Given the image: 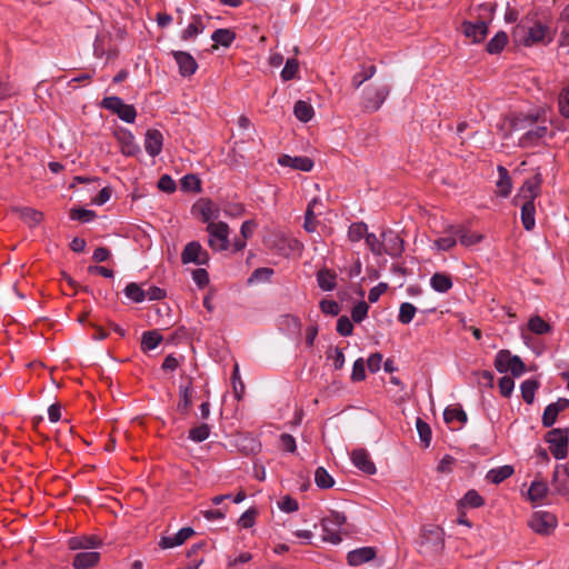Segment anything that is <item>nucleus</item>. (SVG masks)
Listing matches in <instances>:
<instances>
[{
    "mask_svg": "<svg viewBox=\"0 0 569 569\" xmlns=\"http://www.w3.org/2000/svg\"><path fill=\"white\" fill-rule=\"evenodd\" d=\"M513 388H515V382L510 377L505 376V377L500 378L499 389L503 397H509L512 393Z\"/></svg>",
    "mask_w": 569,
    "mask_h": 569,
    "instance_id": "obj_64",
    "label": "nucleus"
},
{
    "mask_svg": "<svg viewBox=\"0 0 569 569\" xmlns=\"http://www.w3.org/2000/svg\"><path fill=\"white\" fill-rule=\"evenodd\" d=\"M208 243L216 251L227 250L229 247V226L226 222H210L207 226Z\"/></svg>",
    "mask_w": 569,
    "mask_h": 569,
    "instance_id": "obj_6",
    "label": "nucleus"
},
{
    "mask_svg": "<svg viewBox=\"0 0 569 569\" xmlns=\"http://www.w3.org/2000/svg\"><path fill=\"white\" fill-rule=\"evenodd\" d=\"M460 503L462 506H468V507H471V508H478V507H481L485 503V500L476 490H469L463 496V498L460 500Z\"/></svg>",
    "mask_w": 569,
    "mask_h": 569,
    "instance_id": "obj_49",
    "label": "nucleus"
},
{
    "mask_svg": "<svg viewBox=\"0 0 569 569\" xmlns=\"http://www.w3.org/2000/svg\"><path fill=\"white\" fill-rule=\"evenodd\" d=\"M273 274V270L271 268H258L256 269L248 279V283H256L262 281H269Z\"/></svg>",
    "mask_w": 569,
    "mask_h": 569,
    "instance_id": "obj_51",
    "label": "nucleus"
},
{
    "mask_svg": "<svg viewBox=\"0 0 569 569\" xmlns=\"http://www.w3.org/2000/svg\"><path fill=\"white\" fill-rule=\"evenodd\" d=\"M236 39V33L230 29H217L211 34V40L216 42L217 44H220L222 47H230L233 40Z\"/></svg>",
    "mask_w": 569,
    "mask_h": 569,
    "instance_id": "obj_32",
    "label": "nucleus"
},
{
    "mask_svg": "<svg viewBox=\"0 0 569 569\" xmlns=\"http://www.w3.org/2000/svg\"><path fill=\"white\" fill-rule=\"evenodd\" d=\"M278 507L284 512H295L299 509V503L296 499L290 496H284L279 502Z\"/></svg>",
    "mask_w": 569,
    "mask_h": 569,
    "instance_id": "obj_58",
    "label": "nucleus"
},
{
    "mask_svg": "<svg viewBox=\"0 0 569 569\" xmlns=\"http://www.w3.org/2000/svg\"><path fill=\"white\" fill-rule=\"evenodd\" d=\"M293 113L298 120L308 122L312 119L315 112L311 104L303 100H299L295 103Z\"/></svg>",
    "mask_w": 569,
    "mask_h": 569,
    "instance_id": "obj_33",
    "label": "nucleus"
},
{
    "mask_svg": "<svg viewBox=\"0 0 569 569\" xmlns=\"http://www.w3.org/2000/svg\"><path fill=\"white\" fill-rule=\"evenodd\" d=\"M278 163L282 167H289L305 172H309L313 168V161L309 157H291L289 154H282L278 158Z\"/></svg>",
    "mask_w": 569,
    "mask_h": 569,
    "instance_id": "obj_15",
    "label": "nucleus"
},
{
    "mask_svg": "<svg viewBox=\"0 0 569 569\" xmlns=\"http://www.w3.org/2000/svg\"><path fill=\"white\" fill-rule=\"evenodd\" d=\"M163 137L162 133L157 129H149L146 132L144 149L146 152L151 156H158L162 150Z\"/></svg>",
    "mask_w": 569,
    "mask_h": 569,
    "instance_id": "obj_16",
    "label": "nucleus"
},
{
    "mask_svg": "<svg viewBox=\"0 0 569 569\" xmlns=\"http://www.w3.org/2000/svg\"><path fill=\"white\" fill-rule=\"evenodd\" d=\"M443 419L447 423H452L453 421L466 423L467 413L461 408L448 407L443 411Z\"/></svg>",
    "mask_w": 569,
    "mask_h": 569,
    "instance_id": "obj_40",
    "label": "nucleus"
},
{
    "mask_svg": "<svg viewBox=\"0 0 569 569\" xmlns=\"http://www.w3.org/2000/svg\"><path fill=\"white\" fill-rule=\"evenodd\" d=\"M508 42V36L503 31H499L496 36L488 42L487 51L491 54L499 53L503 50L505 46Z\"/></svg>",
    "mask_w": 569,
    "mask_h": 569,
    "instance_id": "obj_36",
    "label": "nucleus"
},
{
    "mask_svg": "<svg viewBox=\"0 0 569 569\" xmlns=\"http://www.w3.org/2000/svg\"><path fill=\"white\" fill-rule=\"evenodd\" d=\"M445 236L435 240L433 246L440 251H449L457 244V233H449L445 230Z\"/></svg>",
    "mask_w": 569,
    "mask_h": 569,
    "instance_id": "obj_39",
    "label": "nucleus"
},
{
    "mask_svg": "<svg viewBox=\"0 0 569 569\" xmlns=\"http://www.w3.org/2000/svg\"><path fill=\"white\" fill-rule=\"evenodd\" d=\"M381 256L399 257L403 251V240L396 231L383 230L381 232Z\"/></svg>",
    "mask_w": 569,
    "mask_h": 569,
    "instance_id": "obj_9",
    "label": "nucleus"
},
{
    "mask_svg": "<svg viewBox=\"0 0 569 569\" xmlns=\"http://www.w3.org/2000/svg\"><path fill=\"white\" fill-rule=\"evenodd\" d=\"M376 71V66L361 67V70L352 76L351 86L355 89H359L363 82L375 76Z\"/></svg>",
    "mask_w": 569,
    "mask_h": 569,
    "instance_id": "obj_34",
    "label": "nucleus"
},
{
    "mask_svg": "<svg viewBox=\"0 0 569 569\" xmlns=\"http://www.w3.org/2000/svg\"><path fill=\"white\" fill-rule=\"evenodd\" d=\"M315 482L321 489H329L335 485L333 478L323 467H318L316 469Z\"/></svg>",
    "mask_w": 569,
    "mask_h": 569,
    "instance_id": "obj_41",
    "label": "nucleus"
},
{
    "mask_svg": "<svg viewBox=\"0 0 569 569\" xmlns=\"http://www.w3.org/2000/svg\"><path fill=\"white\" fill-rule=\"evenodd\" d=\"M390 88L386 83L378 86H370L363 90L362 106L367 111L375 112L380 109L387 97L389 96Z\"/></svg>",
    "mask_w": 569,
    "mask_h": 569,
    "instance_id": "obj_5",
    "label": "nucleus"
},
{
    "mask_svg": "<svg viewBox=\"0 0 569 569\" xmlns=\"http://www.w3.org/2000/svg\"><path fill=\"white\" fill-rule=\"evenodd\" d=\"M158 188L163 192L171 193L176 190V182L170 176L163 174L158 181Z\"/></svg>",
    "mask_w": 569,
    "mask_h": 569,
    "instance_id": "obj_63",
    "label": "nucleus"
},
{
    "mask_svg": "<svg viewBox=\"0 0 569 569\" xmlns=\"http://www.w3.org/2000/svg\"><path fill=\"white\" fill-rule=\"evenodd\" d=\"M558 415L559 411L557 410V407H553L552 403L548 405L542 415V426L546 428L551 427L556 422Z\"/></svg>",
    "mask_w": 569,
    "mask_h": 569,
    "instance_id": "obj_52",
    "label": "nucleus"
},
{
    "mask_svg": "<svg viewBox=\"0 0 569 569\" xmlns=\"http://www.w3.org/2000/svg\"><path fill=\"white\" fill-rule=\"evenodd\" d=\"M499 180L497 182L498 192L501 197H508L511 192V179L508 170L501 166L498 167Z\"/></svg>",
    "mask_w": 569,
    "mask_h": 569,
    "instance_id": "obj_35",
    "label": "nucleus"
},
{
    "mask_svg": "<svg viewBox=\"0 0 569 569\" xmlns=\"http://www.w3.org/2000/svg\"><path fill=\"white\" fill-rule=\"evenodd\" d=\"M201 214L202 221L210 223L219 217V210L211 200H202L196 206Z\"/></svg>",
    "mask_w": 569,
    "mask_h": 569,
    "instance_id": "obj_31",
    "label": "nucleus"
},
{
    "mask_svg": "<svg viewBox=\"0 0 569 569\" xmlns=\"http://www.w3.org/2000/svg\"><path fill=\"white\" fill-rule=\"evenodd\" d=\"M319 306L325 315L338 316L340 312V307L335 300L323 299Z\"/></svg>",
    "mask_w": 569,
    "mask_h": 569,
    "instance_id": "obj_60",
    "label": "nucleus"
},
{
    "mask_svg": "<svg viewBox=\"0 0 569 569\" xmlns=\"http://www.w3.org/2000/svg\"><path fill=\"white\" fill-rule=\"evenodd\" d=\"M512 358L509 350H500L495 358V368L501 373L509 371Z\"/></svg>",
    "mask_w": 569,
    "mask_h": 569,
    "instance_id": "obj_43",
    "label": "nucleus"
},
{
    "mask_svg": "<svg viewBox=\"0 0 569 569\" xmlns=\"http://www.w3.org/2000/svg\"><path fill=\"white\" fill-rule=\"evenodd\" d=\"M548 132V128L546 126H537L535 129L528 130L523 136L519 139V146L522 148H528L537 144V142L546 137Z\"/></svg>",
    "mask_w": 569,
    "mask_h": 569,
    "instance_id": "obj_26",
    "label": "nucleus"
},
{
    "mask_svg": "<svg viewBox=\"0 0 569 569\" xmlns=\"http://www.w3.org/2000/svg\"><path fill=\"white\" fill-rule=\"evenodd\" d=\"M94 212L91 210H87L83 208L80 209H72L70 211V218L72 220L81 221V222H89L94 218Z\"/></svg>",
    "mask_w": 569,
    "mask_h": 569,
    "instance_id": "obj_56",
    "label": "nucleus"
},
{
    "mask_svg": "<svg viewBox=\"0 0 569 569\" xmlns=\"http://www.w3.org/2000/svg\"><path fill=\"white\" fill-rule=\"evenodd\" d=\"M559 111L562 117L569 118V87L559 96Z\"/></svg>",
    "mask_w": 569,
    "mask_h": 569,
    "instance_id": "obj_62",
    "label": "nucleus"
},
{
    "mask_svg": "<svg viewBox=\"0 0 569 569\" xmlns=\"http://www.w3.org/2000/svg\"><path fill=\"white\" fill-rule=\"evenodd\" d=\"M71 550L92 551L102 545V541L94 536L73 537L68 542Z\"/></svg>",
    "mask_w": 569,
    "mask_h": 569,
    "instance_id": "obj_18",
    "label": "nucleus"
},
{
    "mask_svg": "<svg viewBox=\"0 0 569 569\" xmlns=\"http://www.w3.org/2000/svg\"><path fill=\"white\" fill-rule=\"evenodd\" d=\"M181 188L186 191H197L200 189V180L193 174H187L181 179Z\"/></svg>",
    "mask_w": 569,
    "mask_h": 569,
    "instance_id": "obj_59",
    "label": "nucleus"
},
{
    "mask_svg": "<svg viewBox=\"0 0 569 569\" xmlns=\"http://www.w3.org/2000/svg\"><path fill=\"white\" fill-rule=\"evenodd\" d=\"M337 331L343 337H349L353 332V325L347 316H341L337 321Z\"/></svg>",
    "mask_w": 569,
    "mask_h": 569,
    "instance_id": "obj_53",
    "label": "nucleus"
},
{
    "mask_svg": "<svg viewBox=\"0 0 569 569\" xmlns=\"http://www.w3.org/2000/svg\"><path fill=\"white\" fill-rule=\"evenodd\" d=\"M100 560V553L97 551H80L76 553L72 566L74 569H89L94 567Z\"/></svg>",
    "mask_w": 569,
    "mask_h": 569,
    "instance_id": "obj_22",
    "label": "nucleus"
},
{
    "mask_svg": "<svg viewBox=\"0 0 569 569\" xmlns=\"http://www.w3.org/2000/svg\"><path fill=\"white\" fill-rule=\"evenodd\" d=\"M101 106L116 113L122 121L127 123H133L137 117V111L132 104H127L119 97H106L103 98Z\"/></svg>",
    "mask_w": 569,
    "mask_h": 569,
    "instance_id": "obj_7",
    "label": "nucleus"
},
{
    "mask_svg": "<svg viewBox=\"0 0 569 569\" xmlns=\"http://www.w3.org/2000/svg\"><path fill=\"white\" fill-rule=\"evenodd\" d=\"M369 306L365 301L358 302L351 310V318L355 322H361L368 315Z\"/></svg>",
    "mask_w": 569,
    "mask_h": 569,
    "instance_id": "obj_55",
    "label": "nucleus"
},
{
    "mask_svg": "<svg viewBox=\"0 0 569 569\" xmlns=\"http://www.w3.org/2000/svg\"><path fill=\"white\" fill-rule=\"evenodd\" d=\"M14 211L29 227L38 226L42 220V213L32 208H17Z\"/></svg>",
    "mask_w": 569,
    "mask_h": 569,
    "instance_id": "obj_30",
    "label": "nucleus"
},
{
    "mask_svg": "<svg viewBox=\"0 0 569 569\" xmlns=\"http://www.w3.org/2000/svg\"><path fill=\"white\" fill-rule=\"evenodd\" d=\"M299 72V61L295 58L288 59L280 76L283 81L296 79Z\"/></svg>",
    "mask_w": 569,
    "mask_h": 569,
    "instance_id": "obj_46",
    "label": "nucleus"
},
{
    "mask_svg": "<svg viewBox=\"0 0 569 569\" xmlns=\"http://www.w3.org/2000/svg\"><path fill=\"white\" fill-rule=\"evenodd\" d=\"M351 461L359 470L367 475L376 473V466L367 450L359 448L351 452Z\"/></svg>",
    "mask_w": 569,
    "mask_h": 569,
    "instance_id": "obj_14",
    "label": "nucleus"
},
{
    "mask_svg": "<svg viewBox=\"0 0 569 569\" xmlns=\"http://www.w3.org/2000/svg\"><path fill=\"white\" fill-rule=\"evenodd\" d=\"M232 383H233L234 395H236L237 399L240 400L241 397H242V393L244 391V385H243V382L240 379L239 366L238 365H236L234 368H233Z\"/></svg>",
    "mask_w": 569,
    "mask_h": 569,
    "instance_id": "obj_61",
    "label": "nucleus"
},
{
    "mask_svg": "<svg viewBox=\"0 0 569 569\" xmlns=\"http://www.w3.org/2000/svg\"><path fill=\"white\" fill-rule=\"evenodd\" d=\"M553 36L555 31L530 14L522 18L512 32L515 42L525 47L548 44L553 40Z\"/></svg>",
    "mask_w": 569,
    "mask_h": 569,
    "instance_id": "obj_1",
    "label": "nucleus"
},
{
    "mask_svg": "<svg viewBox=\"0 0 569 569\" xmlns=\"http://www.w3.org/2000/svg\"><path fill=\"white\" fill-rule=\"evenodd\" d=\"M346 522V516L342 512L331 511L329 516L321 520L322 540L333 545L341 542V527Z\"/></svg>",
    "mask_w": 569,
    "mask_h": 569,
    "instance_id": "obj_3",
    "label": "nucleus"
},
{
    "mask_svg": "<svg viewBox=\"0 0 569 569\" xmlns=\"http://www.w3.org/2000/svg\"><path fill=\"white\" fill-rule=\"evenodd\" d=\"M366 378L365 361L362 358L357 359L352 366L351 380L362 381Z\"/></svg>",
    "mask_w": 569,
    "mask_h": 569,
    "instance_id": "obj_57",
    "label": "nucleus"
},
{
    "mask_svg": "<svg viewBox=\"0 0 569 569\" xmlns=\"http://www.w3.org/2000/svg\"><path fill=\"white\" fill-rule=\"evenodd\" d=\"M528 328L536 335H545L551 330V327L539 316L531 317L528 321Z\"/></svg>",
    "mask_w": 569,
    "mask_h": 569,
    "instance_id": "obj_44",
    "label": "nucleus"
},
{
    "mask_svg": "<svg viewBox=\"0 0 569 569\" xmlns=\"http://www.w3.org/2000/svg\"><path fill=\"white\" fill-rule=\"evenodd\" d=\"M539 387V383L537 380L528 379L525 380L521 386V397L528 405H531L535 400V393Z\"/></svg>",
    "mask_w": 569,
    "mask_h": 569,
    "instance_id": "obj_37",
    "label": "nucleus"
},
{
    "mask_svg": "<svg viewBox=\"0 0 569 569\" xmlns=\"http://www.w3.org/2000/svg\"><path fill=\"white\" fill-rule=\"evenodd\" d=\"M172 54L179 67L181 76L189 77L197 71L198 63L190 53L186 51H173Z\"/></svg>",
    "mask_w": 569,
    "mask_h": 569,
    "instance_id": "obj_12",
    "label": "nucleus"
},
{
    "mask_svg": "<svg viewBox=\"0 0 569 569\" xmlns=\"http://www.w3.org/2000/svg\"><path fill=\"white\" fill-rule=\"evenodd\" d=\"M368 233V226L365 222H353L348 229V238L352 242H358L365 239Z\"/></svg>",
    "mask_w": 569,
    "mask_h": 569,
    "instance_id": "obj_38",
    "label": "nucleus"
},
{
    "mask_svg": "<svg viewBox=\"0 0 569 569\" xmlns=\"http://www.w3.org/2000/svg\"><path fill=\"white\" fill-rule=\"evenodd\" d=\"M124 295L136 303H140L146 299L144 290L136 282L127 284L124 288Z\"/></svg>",
    "mask_w": 569,
    "mask_h": 569,
    "instance_id": "obj_42",
    "label": "nucleus"
},
{
    "mask_svg": "<svg viewBox=\"0 0 569 569\" xmlns=\"http://www.w3.org/2000/svg\"><path fill=\"white\" fill-rule=\"evenodd\" d=\"M192 396H193V389H192V381L191 378H188V381L186 385H180L179 387V401L177 403V410L186 415L191 407L192 403Z\"/></svg>",
    "mask_w": 569,
    "mask_h": 569,
    "instance_id": "obj_21",
    "label": "nucleus"
},
{
    "mask_svg": "<svg viewBox=\"0 0 569 569\" xmlns=\"http://www.w3.org/2000/svg\"><path fill=\"white\" fill-rule=\"evenodd\" d=\"M182 263H196V264H207L209 262V253L202 248V246L197 241L189 242L182 253H181Z\"/></svg>",
    "mask_w": 569,
    "mask_h": 569,
    "instance_id": "obj_10",
    "label": "nucleus"
},
{
    "mask_svg": "<svg viewBox=\"0 0 569 569\" xmlns=\"http://www.w3.org/2000/svg\"><path fill=\"white\" fill-rule=\"evenodd\" d=\"M416 427L419 433V438L425 447H429L431 441V429L427 422H425L421 418H417Z\"/></svg>",
    "mask_w": 569,
    "mask_h": 569,
    "instance_id": "obj_50",
    "label": "nucleus"
},
{
    "mask_svg": "<svg viewBox=\"0 0 569 569\" xmlns=\"http://www.w3.org/2000/svg\"><path fill=\"white\" fill-rule=\"evenodd\" d=\"M194 533L193 529L190 527H186L180 529L173 536L162 537L159 546L162 549L173 548L181 546L187 539H189Z\"/></svg>",
    "mask_w": 569,
    "mask_h": 569,
    "instance_id": "obj_20",
    "label": "nucleus"
},
{
    "mask_svg": "<svg viewBox=\"0 0 569 569\" xmlns=\"http://www.w3.org/2000/svg\"><path fill=\"white\" fill-rule=\"evenodd\" d=\"M430 286L435 291L446 293L452 288V280L447 273L436 272L430 279Z\"/></svg>",
    "mask_w": 569,
    "mask_h": 569,
    "instance_id": "obj_29",
    "label": "nucleus"
},
{
    "mask_svg": "<svg viewBox=\"0 0 569 569\" xmlns=\"http://www.w3.org/2000/svg\"><path fill=\"white\" fill-rule=\"evenodd\" d=\"M528 526L538 535L549 536L557 528L558 519L552 512L538 510L529 518Z\"/></svg>",
    "mask_w": 569,
    "mask_h": 569,
    "instance_id": "obj_4",
    "label": "nucleus"
},
{
    "mask_svg": "<svg viewBox=\"0 0 569 569\" xmlns=\"http://www.w3.org/2000/svg\"><path fill=\"white\" fill-rule=\"evenodd\" d=\"M513 467L510 465L493 468L487 472L486 479L495 485L501 483L513 475Z\"/></svg>",
    "mask_w": 569,
    "mask_h": 569,
    "instance_id": "obj_28",
    "label": "nucleus"
},
{
    "mask_svg": "<svg viewBox=\"0 0 569 569\" xmlns=\"http://www.w3.org/2000/svg\"><path fill=\"white\" fill-rule=\"evenodd\" d=\"M376 557V550L372 547H362L351 550L347 555L350 566L357 567L372 560Z\"/></svg>",
    "mask_w": 569,
    "mask_h": 569,
    "instance_id": "obj_19",
    "label": "nucleus"
},
{
    "mask_svg": "<svg viewBox=\"0 0 569 569\" xmlns=\"http://www.w3.org/2000/svg\"><path fill=\"white\" fill-rule=\"evenodd\" d=\"M210 427L207 423H201L189 430L188 438L194 442H202L209 438Z\"/></svg>",
    "mask_w": 569,
    "mask_h": 569,
    "instance_id": "obj_47",
    "label": "nucleus"
},
{
    "mask_svg": "<svg viewBox=\"0 0 569 569\" xmlns=\"http://www.w3.org/2000/svg\"><path fill=\"white\" fill-rule=\"evenodd\" d=\"M162 341V336L157 331H147L142 336L141 346L143 350H153Z\"/></svg>",
    "mask_w": 569,
    "mask_h": 569,
    "instance_id": "obj_45",
    "label": "nucleus"
},
{
    "mask_svg": "<svg viewBox=\"0 0 569 569\" xmlns=\"http://www.w3.org/2000/svg\"><path fill=\"white\" fill-rule=\"evenodd\" d=\"M551 485L559 495H569V471L563 465L556 466Z\"/></svg>",
    "mask_w": 569,
    "mask_h": 569,
    "instance_id": "obj_13",
    "label": "nucleus"
},
{
    "mask_svg": "<svg viewBox=\"0 0 569 569\" xmlns=\"http://www.w3.org/2000/svg\"><path fill=\"white\" fill-rule=\"evenodd\" d=\"M317 283L323 291H332L337 288V273L328 268H321L317 272Z\"/></svg>",
    "mask_w": 569,
    "mask_h": 569,
    "instance_id": "obj_23",
    "label": "nucleus"
},
{
    "mask_svg": "<svg viewBox=\"0 0 569 569\" xmlns=\"http://www.w3.org/2000/svg\"><path fill=\"white\" fill-rule=\"evenodd\" d=\"M541 182V174L536 173L532 178H529L523 182L519 192L513 199L515 203L520 204L521 207V221L523 228L528 231L532 230L536 226L535 199L540 193Z\"/></svg>",
    "mask_w": 569,
    "mask_h": 569,
    "instance_id": "obj_2",
    "label": "nucleus"
},
{
    "mask_svg": "<svg viewBox=\"0 0 569 569\" xmlns=\"http://www.w3.org/2000/svg\"><path fill=\"white\" fill-rule=\"evenodd\" d=\"M416 311H417V309L412 303L403 302L400 305V308H399L398 320L403 325H408L412 321V319L416 315Z\"/></svg>",
    "mask_w": 569,
    "mask_h": 569,
    "instance_id": "obj_48",
    "label": "nucleus"
},
{
    "mask_svg": "<svg viewBox=\"0 0 569 569\" xmlns=\"http://www.w3.org/2000/svg\"><path fill=\"white\" fill-rule=\"evenodd\" d=\"M447 231L449 233H457V237L459 238V241L465 247H471L477 243H479L482 240V234L477 232H471L463 227L460 226H448Z\"/></svg>",
    "mask_w": 569,
    "mask_h": 569,
    "instance_id": "obj_17",
    "label": "nucleus"
},
{
    "mask_svg": "<svg viewBox=\"0 0 569 569\" xmlns=\"http://www.w3.org/2000/svg\"><path fill=\"white\" fill-rule=\"evenodd\" d=\"M549 487L543 479H535L528 489V499L531 502H541L548 495Z\"/></svg>",
    "mask_w": 569,
    "mask_h": 569,
    "instance_id": "obj_25",
    "label": "nucleus"
},
{
    "mask_svg": "<svg viewBox=\"0 0 569 569\" xmlns=\"http://www.w3.org/2000/svg\"><path fill=\"white\" fill-rule=\"evenodd\" d=\"M549 450L556 459H563L568 455V432L566 429H552L546 435Z\"/></svg>",
    "mask_w": 569,
    "mask_h": 569,
    "instance_id": "obj_8",
    "label": "nucleus"
},
{
    "mask_svg": "<svg viewBox=\"0 0 569 569\" xmlns=\"http://www.w3.org/2000/svg\"><path fill=\"white\" fill-rule=\"evenodd\" d=\"M461 32L473 43H479L485 40L488 34V23L486 21H463L461 24Z\"/></svg>",
    "mask_w": 569,
    "mask_h": 569,
    "instance_id": "obj_11",
    "label": "nucleus"
},
{
    "mask_svg": "<svg viewBox=\"0 0 569 569\" xmlns=\"http://www.w3.org/2000/svg\"><path fill=\"white\" fill-rule=\"evenodd\" d=\"M366 244L375 256H381V237L378 238L375 233H367L365 237Z\"/></svg>",
    "mask_w": 569,
    "mask_h": 569,
    "instance_id": "obj_54",
    "label": "nucleus"
},
{
    "mask_svg": "<svg viewBox=\"0 0 569 569\" xmlns=\"http://www.w3.org/2000/svg\"><path fill=\"white\" fill-rule=\"evenodd\" d=\"M206 29V23L203 18L199 14H194L191 17V22L188 27L181 32V39L183 41L193 40L198 34L202 33Z\"/></svg>",
    "mask_w": 569,
    "mask_h": 569,
    "instance_id": "obj_24",
    "label": "nucleus"
},
{
    "mask_svg": "<svg viewBox=\"0 0 569 569\" xmlns=\"http://www.w3.org/2000/svg\"><path fill=\"white\" fill-rule=\"evenodd\" d=\"M558 23L560 28L559 46L569 47V4L562 9Z\"/></svg>",
    "mask_w": 569,
    "mask_h": 569,
    "instance_id": "obj_27",
    "label": "nucleus"
}]
</instances>
